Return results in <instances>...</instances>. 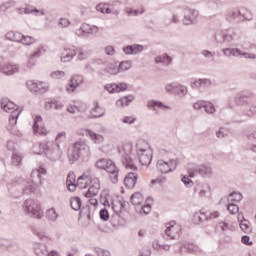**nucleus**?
<instances>
[{
	"instance_id": "1",
	"label": "nucleus",
	"mask_w": 256,
	"mask_h": 256,
	"mask_svg": "<svg viewBox=\"0 0 256 256\" xmlns=\"http://www.w3.org/2000/svg\"><path fill=\"white\" fill-rule=\"evenodd\" d=\"M42 175H47V170L43 167L32 171L31 179L24 182V187L22 188L23 195H31V193H35L43 185Z\"/></svg>"
},
{
	"instance_id": "2",
	"label": "nucleus",
	"mask_w": 256,
	"mask_h": 256,
	"mask_svg": "<svg viewBox=\"0 0 256 256\" xmlns=\"http://www.w3.org/2000/svg\"><path fill=\"white\" fill-rule=\"evenodd\" d=\"M95 167L102 171L109 173V178L112 183H118L119 181V168L115 165V162L111 159L101 158L96 161Z\"/></svg>"
},
{
	"instance_id": "3",
	"label": "nucleus",
	"mask_w": 256,
	"mask_h": 256,
	"mask_svg": "<svg viewBox=\"0 0 256 256\" xmlns=\"http://www.w3.org/2000/svg\"><path fill=\"white\" fill-rule=\"evenodd\" d=\"M91 153L89 145L85 140H79L74 143L73 148L68 153V159L71 164L79 161V157H87Z\"/></svg>"
},
{
	"instance_id": "4",
	"label": "nucleus",
	"mask_w": 256,
	"mask_h": 256,
	"mask_svg": "<svg viewBox=\"0 0 256 256\" xmlns=\"http://www.w3.org/2000/svg\"><path fill=\"white\" fill-rule=\"evenodd\" d=\"M119 153L122 157V165L125 169L129 171H137V165H135V161L131 158L133 155V143L127 142L119 148Z\"/></svg>"
},
{
	"instance_id": "5",
	"label": "nucleus",
	"mask_w": 256,
	"mask_h": 256,
	"mask_svg": "<svg viewBox=\"0 0 256 256\" xmlns=\"http://www.w3.org/2000/svg\"><path fill=\"white\" fill-rule=\"evenodd\" d=\"M136 152L138 155L139 163L142 166L148 167V165H151V161L153 159V152L151 151L149 143L143 140L139 141L136 144Z\"/></svg>"
},
{
	"instance_id": "6",
	"label": "nucleus",
	"mask_w": 256,
	"mask_h": 256,
	"mask_svg": "<svg viewBox=\"0 0 256 256\" xmlns=\"http://www.w3.org/2000/svg\"><path fill=\"white\" fill-rule=\"evenodd\" d=\"M24 212L32 217L33 219L43 218V209H41V204L37 200L27 199L23 203Z\"/></svg>"
},
{
	"instance_id": "7",
	"label": "nucleus",
	"mask_w": 256,
	"mask_h": 256,
	"mask_svg": "<svg viewBox=\"0 0 256 256\" xmlns=\"http://www.w3.org/2000/svg\"><path fill=\"white\" fill-rule=\"evenodd\" d=\"M251 19V12L249 10L242 8H235L227 12L226 20L232 23L235 21L236 23H241V21H245Z\"/></svg>"
},
{
	"instance_id": "8",
	"label": "nucleus",
	"mask_w": 256,
	"mask_h": 256,
	"mask_svg": "<svg viewBox=\"0 0 256 256\" xmlns=\"http://www.w3.org/2000/svg\"><path fill=\"white\" fill-rule=\"evenodd\" d=\"M188 173L190 178L195 177V173H199L201 177H211V175H213V168L205 164H190L188 167Z\"/></svg>"
},
{
	"instance_id": "9",
	"label": "nucleus",
	"mask_w": 256,
	"mask_h": 256,
	"mask_svg": "<svg viewBox=\"0 0 256 256\" xmlns=\"http://www.w3.org/2000/svg\"><path fill=\"white\" fill-rule=\"evenodd\" d=\"M177 165H179L178 159H171L169 161L158 160L157 169L164 174L173 173L177 169Z\"/></svg>"
},
{
	"instance_id": "10",
	"label": "nucleus",
	"mask_w": 256,
	"mask_h": 256,
	"mask_svg": "<svg viewBox=\"0 0 256 256\" xmlns=\"http://www.w3.org/2000/svg\"><path fill=\"white\" fill-rule=\"evenodd\" d=\"M226 57H243L244 59H256V55L252 53L242 52L238 48H225L222 50Z\"/></svg>"
},
{
	"instance_id": "11",
	"label": "nucleus",
	"mask_w": 256,
	"mask_h": 256,
	"mask_svg": "<svg viewBox=\"0 0 256 256\" xmlns=\"http://www.w3.org/2000/svg\"><path fill=\"white\" fill-rule=\"evenodd\" d=\"M99 33V27L91 26L87 23L82 24L78 29L75 30L77 37H85L86 35H95Z\"/></svg>"
},
{
	"instance_id": "12",
	"label": "nucleus",
	"mask_w": 256,
	"mask_h": 256,
	"mask_svg": "<svg viewBox=\"0 0 256 256\" xmlns=\"http://www.w3.org/2000/svg\"><path fill=\"white\" fill-rule=\"evenodd\" d=\"M165 233L170 239H177L181 235V226L174 221L166 224Z\"/></svg>"
},
{
	"instance_id": "13",
	"label": "nucleus",
	"mask_w": 256,
	"mask_h": 256,
	"mask_svg": "<svg viewBox=\"0 0 256 256\" xmlns=\"http://www.w3.org/2000/svg\"><path fill=\"white\" fill-rule=\"evenodd\" d=\"M45 53H47V46H44V45L38 46L33 51V53H31L28 56L27 67H29V69H31V67H34L35 66V62H33V59H39V57H42V55H45Z\"/></svg>"
},
{
	"instance_id": "14",
	"label": "nucleus",
	"mask_w": 256,
	"mask_h": 256,
	"mask_svg": "<svg viewBox=\"0 0 256 256\" xmlns=\"http://www.w3.org/2000/svg\"><path fill=\"white\" fill-rule=\"evenodd\" d=\"M90 183L91 185L88 191L85 193V197L87 198L97 197V195H99V190L101 189V182L99 181V178H93L90 181Z\"/></svg>"
},
{
	"instance_id": "15",
	"label": "nucleus",
	"mask_w": 256,
	"mask_h": 256,
	"mask_svg": "<svg viewBox=\"0 0 256 256\" xmlns=\"http://www.w3.org/2000/svg\"><path fill=\"white\" fill-rule=\"evenodd\" d=\"M83 83V75H74L70 80V84L66 86L67 93H74L75 89H77V87H79L80 85H83Z\"/></svg>"
},
{
	"instance_id": "16",
	"label": "nucleus",
	"mask_w": 256,
	"mask_h": 256,
	"mask_svg": "<svg viewBox=\"0 0 256 256\" xmlns=\"http://www.w3.org/2000/svg\"><path fill=\"white\" fill-rule=\"evenodd\" d=\"M33 131L35 135H47V128L43 125V118L41 116H35Z\"/></svg>"
},
{
	"instance_id": "17",
	"label": "nucleus",
	"mask_w": 256,
	"mask_h": 256,
	"mask_svg": "<svg viewBox=\"0 0 256 256\" xmlns=\"http://www.w3.org/2000/svg\"><path fill=\"white\" fill-rule=\"evenodd\" d=\"M19 71V64H0V73H4V75H15V73H19Z\"/></svg>"
},
{
	"instance_id": "18",
	"label": "nucleus",
	"mask_w": 256,
	"mask_h": 256,
	"mask_svg": "<svg viewBox=\"0 0 256 256\" xmlns=\"http://www.w3.org/2000/svg\"><path fill=\"white\" fill-rule=\"evenodd\" d=\"M86 137H89L90 141L95 143V145H101L105 143V137L101 134L95 133L91 129H85Z\"/></svg>"
},
{
	"instance_id": "19",
	"label": "nucleus",
	"mask_w": 256,
	"mask_h": 256,
	"mask_svg": "<svg viewBox=\"0 0 256 256\" xmlns=\"http://www.w3.org/2000/svg\"><path fill=\"white\" fill-rule=\"evenodd\" d=\"M197 17H199V11L197 10H188L183 19L184 25H193L197 23Z\"/></svg>"
},
{
	"instance_id": "20",
	"label": "nucleus",
	"mask_w": 256,
	"mask_h": 256,
	"mask_svg": "<svg viewBox=\"0 0 256 256\" xmlns=\"http://www.w3.org/2000/svg\"><path fill=\"white\" fill-rule=\"evenodd\" d=\"M73 59H75V47L64 48L60 56V61L62 63H70Z\"/></svg>"
},
{
	"instance_id": "21",
	"label": "nucleus",
	"mask_w": 256,
	"mask_h": 256,
	"mask_svg": "<svg viewBox=\"0 0 256 256\" xmlns=\"http://www.w3.org/2000/svg\"><path fill=\"white\" fill-rule=\"evenodd\" d=\"M142 51H145V46L140 44H133L123 48V52L125 53V55H137L139 53H142Z\"/></svg>"
},
{
	"instance_id": "22",
	"label": "nucleus",
	"mask_w": 256,
	"mask_h": 256,
	"mask_svg": "<svg viewBox=\"0 0 256 256\" xmlns=\"http://www.w3.org/2000/svg\"><path fill=\"white\" fill-rule=\"evenodd\" d=\"M106 91L108 93H120V91L127 90V84L120 83V84H108L105 86Z\"/></svg>"
},
{
	"instance_id": "23",
	"label": "nucleus",
	"mask_w": 256,
	"mask_h": 256,
	"mask_svg": "<svg viewBox=\"0 0 256 256\" xmlns=\"http://www.w3.org/2000/svg\"><path fill=\"white\" fill-rule=\"evenodd\" d=\"M137 183V175L133 172L127 174L124 178V185L127 189H133Z\"/></svg>"
},
{
	"instance_id": "24",
	"label": "nucleus",
	"mask_w": 256,
	"mask_h": 256,
	"mask_svg": "<svg viewBox=\"0 0 256 256\" xmlns=\"http://www.w3.org/2000/svg\"><path fill=\"white\" fill-rule=\"evenodd\" d=\"M147 107L149 109H152V111H157V108L158 109H171V106L169 105H165L163 102L161 101H157V100H150L147 102Z\"/></svg>"
},
{
	"instance_id": "25",
	"label": "nucleus",
	"mask_w": 256,
	"mask_h": 256,
	"mask_svg": "<svg viewBox=\"0 0 256 256\" xmlns=\"http://www.w3.org/2000/svg\"><path fill=\"white\" fill-rule=\"evenodd\" d=\"M1 108L6 113H11V114L13 113V111H19L17 109V105H15V103H13L12 101H9L8 99H2Z\"/></svg>"
},
{
	"instance_id": "26",
	"label": "nucleus",
	"mask_w": 256,
	"mask_h": 256,
	"mask_svg": "<svg viewBox=\"0 0 256 256\" xmlns=\"http://www.w3.org/2000/svg\"><path fill=\"white\" fill-rule=\"evenodd\" d=\"M17 11L20 15H23V13L25 15H29V14L33 13L34 15H36V17H39L41 15H45V10H39L37 8H34V9L29 8V7H27V8H17Z\"/></svg>"
},
{
	"instance_id": "27",
	"label": "nucleus",
	"mask_w": 256,
	"mask_h": 256,
	"mask_svg": "<svg viewBox=\"0 0 256 256\" xmlns=\"http://www.w3.org/2000/svg\"><path fill=\"white\" fill-rule=\"evenodd\" d=\"M190 87L192 89H199L200 87H211V80L207 78L197 79L191 82Z\"/></svg>"
},
{
	"instance_id": "28",
	"label": "nucleus",
	"mask_w": 256,
	"mask_h": 256,
	"mask_svg": "<svg viewBox=\"0 0 256 256\" xmlns=\"http://www.w3.org/2000/svg\"><path fill=\"white\" fill-rule=\"evenodd\" d=\"M74 53L77 61H87L89 59V52L85 51L83 47H74Z\"/></svg>"
},
{
	"instance_id": "29",
	"label": "nucleus",
	"mask_w": 256,
	"mask_h": 256,
	"mask_svg": "<svg viewBox=\"0 0 256 256\" xmlns=\"http://www.w3.org/2000/svg\"><path fill=\"white\" fill-rule=\"evenodd\" d=\"M46 155L50 161H59L61 159V155H63V151H61V148L56 146L55 150H48Z\"/></svg>"
},
{
	"instance_id": "30",
	"label": "nucleus",
	"mask_w": 256,
	"mask_h": 256,
	"mask_svg": "<svg viewBox=\"0 0 256 256\" xmlns=\"http://www.w3.org/2000/svg\"><path fill=\"white\" fill-rule=\"evenodd\" d=\"M103 60L101 59H94L91 60L90 62H87L84 65V72L85 73H95V68L93 67L94 65H103Z\"/></svg>"
},
{
	"instance_id": "31",
	"label": "nucleus",
	"mask_w": 256,
	"mask_h": 256,
	"mask_svg": "<svg viewBox=\"0 0 256 256\" xmlns=\"http://www.w3.org/2000/svg\"><path fill=\"white\" fill-rule=\"evenodd\" d=\"M63 107H64L63 103L57 100L48 101L44 105V109H46V111H51V109H55L56 111H61Z\"/></svg>"
},
{
	"instance_id": "32",
	"label": "nucleus",
	"mask_w": 256,
	"mask_h": 256,
	"mask_svg": "<svg viewBox=\"0 0 256 256\" xmlns=\"http://www.w3.org/2000/svg\"><path fill=\"white\" fill-rule=\"evenodd\" d=\"M34 235L40 239V241H44L45 243L51 241V235L45 229H37L34 231Z\"/></svg>"
},
{
	"instance_id": "33",
	"label": "nucleus",
	"mask_w": 256,
	"mask_h": 256,
	"mask_svg": "<svg viewBox=\"0 0 256 256\" xmlns=\"http://www.w3.org/2000/svg\"><path fill=\"white\" fill-rule=\"evenodd\" d=\"M238 221H240V229L244 231V233H251V223L249 220L245 219L243 215H238Z\"/></svg>"
},
{
	"instance_id": "34",
	"label": "nucleus",
	"mask_w": 256,
	"mask_h": 256,
	"mask_svg": "<svg viewBox=\"0 0 256 256\" xmlns=\"http://www.w3.org/2000/svg\"><path fill=\"white\" fill-rule=\"evenodd\" d=\"M94 107L91 110L92 117H103L105 110L99 106V102H93Z\"/></svg>"
},
{
	"instance_id": "35",
	"label": "nucleus",
	"mask_w": 256,
	"mask_h": 256,
	"mask_svg": "<svg viewBox=\"0 0 256 256\" xmlns=\"http://www.w3.org/2000/svg\"><path fill=\"white\" fill-rule=\"evenodd\" d=\"M111 205H112V211H114L116 215H120L121 211H123L125 207V202L121 200H115V201H112Z\"/></svg>"
},
{
	"instance_id": "36",
	"label": "nucleus",
	"mask_w": 256,
	"mask_h": 256,
	"mask_svg": "<svg viewBox=\"0 0 256 256\" xmlns=\"http://www.w3.org/2000/svg\"><path fill=\"white\" fill-rule=\"evenodd\" d=\"M22 35L20 32L9 31L6 33L5 37L8 41H14L15 43H20L22 39Z\"/></svg>"
},
{
	"instance_id": "37",
	"label": "nucleus",
	"mask_w": 256,
	"mask_h": 256,
	"mask_svg": "<svg viewBox=\"0 0 256 256\" xmlns=\"http://www.w3.org/2000/svg\"><path fill=\"white\" fill-rule=\"evenodd\" d=\"M34 252H35L36 256H48L49 255L47 246L44 244H36L34 247Z\"/></svg>"
},
{
	"instance_id": "38",
	"label": "nucleus",
	"mask_w": 256,
	"mask_h": 256,
	"mask_svg": "<svg viewBox=\"0 0 256 256\" xmlns=\"http://www.w3.org/2000/svg\"><path fill=\"white\" fill-rule=\"evenodd\" d=\"M46 219H48V221H51L52 223H55V221L59 219V213H57V210H55V208H50L46 211Z\"/></svg>"
},
{
	"instance_id": "39",
	"label": "nucleus",
	"mask_w": 256,
	"mask_h": 256,
	"mask_svg": "<svg viewBox=\"0 0 256 256\" xmlns=\"http://www.w3.org/2000/svg\"><path fill=\"white\" fill-rule=\"evenodd\" d=\"M79 223L82 227H89L91 225V214L88 212L86 216H83V211H81Z\"/></svg>"
},
{
	"instance_id": "40",
	"label": "nucleus",
	"mask_w": 256,
	"mask_h": 256,
	"mask_svg": "<svg viewBox=\"0 0 256 256\" xmlns=\"http://www.w3.org/2000/svg\"><path fill=\"white\" fill-rule=\"evenodd\" d=\"M96 11H98V13H102L103 15H110V13H112L111 8H109V4L107 3H99L96 5Z\"/></svg>"
},
{
	"instance_id": "41",
	"label": "nucleus",
	"mask_w": 256,
	"mask_h": 256,
	"mask_svg": "<svg viewBox=\"0 0 256 256\" xmlns=\"http://www.w3.org/2000/svg\"><path fill=\"white\" fill-rule=\"evenodd\" d=\"M173 61V58H171L169 55L167 54H163L161 56H157L155 58V63L159 64V63H163V65H171V62Z\"/></svg>"
},
{
	"instance_id": "42",
	"label": "nucleus",
	"mask_w": 256,
	"mask_h": 256,
	"mask_svg": "<svg viewBox=\"0 0 256 256\" xmlns=\"http://www.w3.org/2000/svg\"><path fill=\"white\" fill-rule=\"evenodd\" d=\"M234 102L238 107H245V105H249V101L241 93L236 94Z\"/></svg>"
},
{
	"instance_id": "43",
	"label": "nucleus",
	"mask_w": 256,
	"mask_h": 256,
	"mask_svg": "<svg viewBox=\"0 0 256 256\" xmlns=\"http://www.w3.org/2000/svg\"><path fill=\"white\" fill-rule=\"evenodd\" d=\"M89 183H91V179H89V177L87 176H80L77 180V187H79V189H86L87 185H89Z\"/></svg>"
},
{
	"instance_id": "44",
	"label": "nucleus",
	"mask_w": 256,
	"mask_h": 256,
	"mask_svg": "<svg viewBox=\"0 0 256 256\" xmlns=\"http://www.w3.org/2000/svg\"><path fill=\"white\" fill-rule=\"evenodd\" d=\"M177 88L174 90V95H179L180 97H185L187 95L188 90L187 87L183 84H179L176 82Z\"/></svg>"
},
{
	"instance_id": "45",
	"label": "nucleus",
	"mask_w": 256,
	"mask_h": 256,
	"mask_svg": "<svg viewBox=\"0 0 256 256\" xmlns=\"http://www.w3.org/2000/svg\"><path fill=\"white\" fill-rule=\"evenodd\" d=\"M19 115H21V110H14L9 117V125L11 127H15L17 125V119H19Z\"/></svg>"
},
{
	"instance_id": "46",
	"label": "nucleus",
	"mask_w": 256,
	"mask_h": 256,
	"mask_svg": "<svg viewBox=\"0 0 256 256\" xmlns=\"http://www.w3.org/2000/svg\"><path fill=\"white\" fill-rule=\"evenodd\" d=\"M133 101V96H125L116 101L117 107H127Z\"/></svg>"
},
{
	"instance_id": "47",
	"label": "nucleus",
	"mask_w": 256,
	"mask_h": 256,
	"mask_svg": "<svg viewBox=\"0 0 256 256\" xmlns=\"http://www.w3.org/2000/svg\"><path fill=\"white\" fill-rule=\"evenodd\" d=\"M56 147L61 148V145L67 141V133L65 132H60L56 136Z\"/></svg>"
},
{
	"instance_id": "48",
	"label": "nucleus",
	"mask_w": 256,
	"mask_h": 256,
	"mask_svg": "<svg viewBox=\"0 0 256 256\" xmlns=\"http://www.w3.org/2000/svg\"><path fill=\"white\" fill-rule=\"evenodd\" d=\"M21 161H23V156L18 151H14L12 154V165L19 167L21 165Z\"/></svg>"
},
{
	"instance_id": "49",
	"label": "nucleus",
	"mask_w": 256,
	"mask_h": 256,
	"mask_svg": "<svg viewBox=\"0 0 256 256\" xmlns=\"http://www.w3.org/2000/svg\"><path fill=\"white\" fill-rule=\"evenodd\" d=\"M204 110L207 115H215L217 109L215 108V105L211 102L205 101L204 103Z\"/></svg>"
},
{
	"instance_id": "50",
	"label": "nucleus",
	"mask_w": 256,
	"mask_h": 256,
	"mask_svg": "<svg viewBox=\"0 0 256 256\" xmlns=\"http://www.w3.org/2000/svg\"><path fill=\"white\" fill-rule=\"evenodd\" d=\"M22 45H33V43H37V40L34 37L31 36H25L22 34V38L20 39V42Z\"/></svg>"
},
{
	"instance_id": "51",
	"label": "nucleus",
	"mask_w": 256,
	"mask_h": 256,
	"mask_svg": "<svg viewBox=\"0 0 256 256\" xmlns=\"http://www.w3.org/2000/svg\"><path fill=\"white\" fill-rule=\"evenodd\" d=\"M131 203L134 205H141L143 203V194L137 192L131 196Z\"/></svg>"
},
{
	"instance_id": "52",
	"label": "nucleus",
	"mask_w": 256,
	"mask_h": 256,
	"mask_svg": "<svg viewBox=\"0 0 256 256\" xmlns=\"http://www.w3.org/2000/svg\"><path fill=\"white\" fill-rule=\"evenodd\" d=\"M229 229V224L225 222H219L216 226V233H219L220 235H225V232Z\"/></svg>"
},
{
	"instance_id": "53",
	"label": "nucleus",
	"mask_w": 256,
	"mask_h": 256,
	"mask_svg": "<svg viewBox=\"0 0 256 256\" xmlns=\"http://www.w3.org/2000/svg\"><path fill=\"white\" fill-rule=\"evenodd\" d=\"M243 199V195L239 192H233L228 196V201L231 203H239Z\"/></svg>"
},
{
	"instance_id": "54",
	"label": "nucleus",
	"mask_w": 256,
	"mask_h": 256,
	"mask_svg": "<svg viewBox=\"0 0 256 256\" xmlns=\"http://www.w3.org/2000/svg\"><path fill=\"white\" fill-rule=\"evenodd\" d=\"M177 82H172V83H168L165 85L164 90L166 91V93H168L169 95H174L175 94V89H177Z\"/></svg>"
},
{
	"instance_id": "55",
	"label": "nucleus",
	"mask_w": 256,
	"mask_h": 256,
	"mask_svg": "<svg viewBox=\"0 0 256 256\" xmlns=\"http://www.w3.org/2000/svg\"><path fill=\"white\" fill-rule=\"evenodd\" d=\"M70 205L74 211H79L81 209V198L74 197L70 201Z\"/></svg>"
},
{
	"instance_id": "56",
	"label": "nucleus",
	"mask_w": 256,
	"mask_h": 256,
	"mask_svg": "<svg viewBox=\"0 0 256 256\" xmlns=\"http://www.w3.org/2000/svg\"><path fill=\"white\" fill-rule=\"evenodd\" d=\"M105 73H109V75H117L119 73V67L115 64H109L105 69Z\"/></svg>"
},
{
	"instance_id": "57",
	"label": "nucleus",
	"mask_w": 256,
	"mask_h": 256,
	"mask_svg": "<svg viewBox=\"0 0 256 256\" xmlns=\"http://www.w3.org/2000/svg\"><path fill=\"white\" fill-rule=\"evenodd\" d=\"M205 219H207V216L205 215V213L196 212L193 216V221L196 225H199V223H203Z\"/></svg>"
},
{
	"instance_id": "58",
	"label": "nucleus",
	"mask_w": 256,
	"mask_h": 256,
	"mask_svg": "<svg viewBox=\"0 0 256 256\" xmlns=\"http://www.w3.org/2000/svg\"><path fill=\"white\" fill-rule=\"evenodd\" d=\"M27 88L31 93H38V82H35L33 80H29L27 83Z\"/></svg>"
},
{
	"instance_id": "59",
	"label": "nucleus",
	"mask_w": 256,
	"mask_h": 256,
	"mask_svg": "<svg viewBox=\"0 0 256 256\" xmlns=\"http://www.w3.org/2000/svg\"><path fill=\"white\" fill-rule=\"evenodd\" d=\"M130 68H131V61H125L120 63L118 67V71L119 73H123V71H129Z\"/></svg>"
},
{
	"instance_id": "60",
	"label": "nucleus",
	"mask_w": 256,
	"mask_h": 256,
	"mask_svg": "<svg viewBox=\"0 0 256 256\" xmlns=\"http://www.w3.org/2000/svg\"><path fill=\"white\" fill-rule=\"evenodd\" d=\"M49 91V83L38 82V93H47Z\"/></svg>"
},
{
	"instance_id": "61",
	"label": "nucleus",
	"mask_w": 256,
	"mask_h": 256,
	"mask_svg": "<svg viewBox=\"0 0 256 256\" xmlns=\"http://www.w3.org/2000/svg\"><path fill=\"white\" fill-rule=\"evenodd\" d=\"M70 25H71V21H69V19H67V18H60L58 21V26L61 29H65V28L69 27Z\"/></svg>"
},
{
	"instance_id": "62",
	"label": "nucleus",
	"mask_w": 256,
	"mask_h": 256,
	"mask_svg": "<svg viewBox=\"0 0 256 256\" xmlns=\"http://www.w3.org/2000/svg\"><path fill=\"white\" fill-rule=\"evenodd\" d=\"M227 210L229 211V213H231V215H235L239 213V206L236 204L230 203L227 206Z\"/></svg>"
},
{
	"instance_id": "63",
	"label": "nucleus",
	"mask_w": 256,
	"mask_h": 256,
	"mask_svg": "<svg viewBox=\"0 0 256 256\" xmlns=\"http://www.w3.org/2000/svg\"><path fill=\"white\" fill-rule=\"evenodd\" d=\"M204 108H205V100H199L193 103V109L195 111H201Z\"/></svg>"
},
{
	"instance_id": "64",
	"label": "nucleus",
	"mask_w": 256,
	"mask_h": 256,
	"mask_svg": "<svg viewBox=\"0 0 256 256\" xmlns=\"http://www.w3.org/2000/svg\"><path fill=\"white\" fill-rule=\"evenodd\" d=\"M95 251H96V255L98 256H111V253L109 251L103 250L101 248H96Z\"/></svg>"
}]
</instances>
